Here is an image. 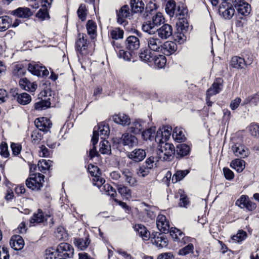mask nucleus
I'll list each match as a JSON object with an SVG mask.
<instances>
[{
  "label": "nucleus",
  "mask_w": 259,
  "mask_h": 259,
  "mask_svg": "<svg viewBox=\"0 0 259 259\" xmlns=\"http://www.w3.org/2000/svg\"><path fill=\"white\" fill-rule=\"evenodd\" d=\"M165 11L170 17H172L175 15L177 16H181L184 13L180 11V7H176V2L172 0H169L166 3Z\"/></svg>",
  "instance_id": "12"
},
{
  "label": "nucleus",
  "mask_w": 259,
  "mask_h": 259,
  "mask_svg": "<svg viewBox=\"0 0 259 259\" xmlns=\"http://www.w3.org/2000/svg\"><path fill=\"white\" fill-rule=\"evenodd\" d=\"M155 65L158 68H162L164 67L166 63L165 57L162 55L154 56L153 61Z\"/></svg>",
  "instance_id": "40"
},
{
  "label": "nucleus",
  "mask_w": 259,
  "mask_h": 259,
  "mask_svg": "<svg viewBox=\"0 0 259 259\" xmlns=\"http://www.w3.org/2000/svg\"><path fill=\"white\" fill-rule=\"evenodd\" d=\"M131 16V12L128 6L124 5L120 8L118 11H117V22L120 25L125 26L127 22L126 19Z\"/></svg>",
  "instance_id": "5"
},
{
  "label": "nucleus",
  "mask_w": 259,
  "mask_h": 259,
  "mask_svg": "<svg viewBox=\"0 0 259 259\" xmlns=\"http://www.w3.org/2000/svg\"><path fill=\"white\" fill-rule=\"evenodd\" d=\"M128 131L134 134H139L144 128V122L140 120H135L128 124Z\"/></svg>",
  "instance_id": "19"
},
{
  "label": "nucleus",
  "mask_w": 259,
  "mask_h": 259,
  "mask_svg": "<svg viewBox=\"0 0 259 259\" xmlns=\"http://www.w3.org/2000/svg\"><path fill=\"white\" fill-rule=\"evenodd\" d=\"M125 46L128 50L134 51L138 50L140 47V40L135 36H130L125 40Z\"/></svg>",
  "instance_id": "20"
},
{
  "label": "nucleus",
  "mask_w": 259,
  "mask_h": 259,
  "mask_svg": "<svg viewBox=\"0 0 259 259\" xmlns=\"http://www.w3.org/2000/svg\"><path fill=\"white\" fill-rule=\"evenodd\" d=\"M52 161L46 160H39L37 164L38 169L41 172H44L46 170L50 168Z\"/></svg>",
  "instance_id": "52"
},
{
  "label": "nucleus",
  "mask_w": 259,
  "mask_h": 259,
  "mask_svg": "<svg viewBox=\"0 0 259 259\" xmlns=\"http://www.w3.org/2000/svg\"><path fill=\"white\" fill-rule=\"evenodd\" d=\"M176 26L177 31L187 32L189 25L186 18L179 17V20L176 23Z\"/></svg>",
  "instance_id": "43"
},
{
  "label": "nucleus",
  "mask_w": 259,
  "mask_h": 259,
  "mask_svg": "<svg viewBox=\"0 0 259 259\" xmlns=\"http://www.w3.org/2000/svg\"><path fill=\"white\" fill-rule=\"evenodd\" d=\"M189 171L186 170L177 171L172 176L171 181L173 183H176L182 180L188 174Z\"/></svg>",
  "instance_id": "51"
},
{
  "label": "nucleus",
  "mask_w": 259,
  "mask_h": 259,
  "mask_svg": "<svg viewBox=\"0 0 259 259\" xmlns=\"http://www.w3.org/2000/svg\"><path fill=\"white\" fill-rule=\"evenodd\" d=\"M156 32L161 39H165L172 35V28L171 25L165 24L159 28H158Z\"/></svg>",
  "instance_id": "14"
},
{
  "label": "nucleus",
  "mask_w": 259,
  "mask_h": 259,
  "mask_svg": "<svg viewBox=\"0 0 259 259\" xmlns=\"http://www.w3.org/2000/svg\"><path fill=\"white\" fill-rule=\"evenodd\" d=\"M10 244L12 248L16 250L22 249L24 246V241L20 236H14L10 241Z\"/></svg>",
  "instance_id": "23"
},
{
  "label": "nucleus",
  "mask_w": 259,
  "mask_h": 259,
  "mask_svg": "<svg viewBox=\"0 0 259 259\" xmlns=\"http://www.w3.org/2000/svg\"><path fill=\"white\" fill-rule=\"evenodd\" d=\"M164 18L163 15L160 13H157L156 15L153 16L151 19V20L153 21V23L158 27L164 22Z\"/></svg>",
  "instance_id": "61"
},
{
  "label": "nucleus",
  "mask_w": 259,
  "mask_h": 259,
  "mask_svg": "<svg viewBox=\"0 0 259 259\" xmlns=\"http://www.w3.org/2000/svg\"><path fill=\"white\" fill-rule=\"evenodd\" d=\"M123 34V30L118 27L114 28L109 31V36L112 39L116 40L122 38Z\"/></svg>",
  "instance_id": "39"
},
{
  "label": "nucleus",
  "mask_w": 259,
  "mask_h": 259,
  "mask_svg": "<svg viewBox=\"0 0 259 259\" xmlns=\"http://www.w3.org/2000/svg\"><path fill=\"white\" fill-rule=\"evenodd\" d=\"M130 5L132 12H142L144 8V4L142 0H131Z\"/></svg>",
  "instance_id": "31"
},
{
  "label": "nucleus",
  "mask_w": 259,
  "mask_h": 259,
  "mask_svg": "<svg viewBox=\"0 0 259 259\" xmlns=\"http://www.w3.org/2000/svg\"><path fill=\"white\" fill-rule=\"evenodd\" d=\"M169 233L172 238L176 240H180L183 236V232L176 228H171L169 230Z\"/></svg>",
  "instance_id": "58"
},
{
  "label": "nucleus",
  "mask_w": 259,
  "mask_h": 259,
  "mask_svg": "<svg viewBox=\"0 0 259 259\" xmlns=\"http://www.w3.org/2000/svg\"><path fill=\"white\" fill-rule=\"evenodd\" d=\"M98 142V134L97 133L96 130H94L93 131V135L92 138V148L90 149L89 151V157L91 159H92L99 155L96 147V145L97 144Z\"/></svg>",
  "instance_id": "28"
},
{
  "label": "nucleus",
  "mask_w": 259,
  "mask_h": 259,
  "mask_svg": "<svg viewBox=\"0 0 259 259\" xmlns=\"http://www.w3.org/2000/svg\"><path fill=\"white\" fill-rule=\"evenodd\" d=\"M36 127L43 132H47L51 128L52 123L49 119L42 117L37 118L34 121Z\"/></svg>",
  "instance_id": "13"
},
{
  "label": "nucleus",
  "mask_w": 259,
  "mask_h": 259,
  "mask_svg": "<svg viewBox=\"0 0 259 259\" xmlns=\"http://www.w3.org/2000/svg\"><path fill=\"white\" fill-rule=\"evenodd\" d=\"M134 230L136 231L139 235L143 240H148L151 235L147 228L142 224H136L133 227Z\"/></svg>",
  "instance_id": "17"
},
{
  "label": "nucleus",
  "mask_w": 259,
  "mask_h": 259,
  "mask_svg": "<svg viewBox=\"0 0 259 259\" xmlns=\"http://www.w3.org/2000/svg\"><path fill=\"white\" fill-rule=\"evenodd\" d=\"M117 142L118 144H122L123 146L128 148H132L136 146L138 143V139L129 133H124L122 134L120 139H117Z\"/></svg>",
  "instance_id": "3"
},
{
  "label": "nucleus",
  "mask_w": 259,
  "mask_h": 259,
  "mask_svg": "<svg viewBox=\"0 0 259 259\" xmlns=\"http://www.w3.org/2000/svg\"><path fill=\"white\" fill-rule=\"evenodd\" d=\"M171 130L170 127L164 126L158 130L155 137L156 142H166L170 136Z\"/></svg>",
  "instance_id": "11"
},
{
  "label": "nucleus",
  "mask_w": 259,
  "mask_h": 259,
  "mask_svg": "<svg viewBox=\"0 0 259 259\" xmlns=\"http://www.w3.org/2000/svg\"><path fill=\"white\" fill-rule=\"evenodd\" d=\"M156 225L158 230L165 233L169 229V222L166 220L165 216L159 214L157 217Z\"/></svg>",
  "instance_id": "15"
},
{
  "label": "nucleus",
  "mask_w": 259,
  "mask_h": 259,
  "mask_svg": "<svg viewBox=\"0 0 259 259\" xmlns=\"http://www.w3.org/2000/svg\"><path fill=\"white\" fill-rule=\"evenodd\" d=\"M51 217V214H46L44 215L42 211L39 209L37 212L34 213L33 216L30 219L31 224H38L47 221L48 219Z\"/></svg>",
  "instance_id": "18"
},
{
  "label": "nucleus",
  "mask_w": 259,
  "mask_h": 259,
  "mask_svg": "<svg viewBox=\"0 0 259 259\" xmlns=\"http://www.w3.org/2000/svg\"><path fill=\"white\" fill-rule=\"evenodd\" d=\"M150 169L146 165H142L139 168L137 174L139 177H145L149 174Z\"/></svg>",
  "instance_id": "63"
},
{
  "label": "nucleus",
  "mask_w": 259,
  "mask_h": 259,
  "mask_svg": "<svg viewBox=\"0 0 259 259\" xmlns=\"http://www.w3.org/2000/svg\"><path fill=\"white\" fill-rule=\"evenodd\" d=\"M250 104L251 106H257L259 104V92L252 96L246 98L243 101L242 105Z\"/></svg>",
  "instance_id": "45"
},
{
  "label": "nucleus",
  "mask_w": 259,
  "mask_h": 259,
  "mask_svg": "<svg viewBox=\"0 0 259 259\" xmlns=\"http://www.w3.org/2000/svg\"><path fill=\"white\" fill-rule=\"evenodd\" d=\"M147 44L150 50L154 52L162 51V41L160 38L151 36L147 39Z\"/></svg>",
  "instance_id": "10"
},
{
  "label": "nucleus",
  "mask_w": 259,
  "mask_h": 259,
  "mask_svg": "<svg viewBox=\"0 0 259 259\" xmlns=\"http://www.w3.org/2000/svg\"><path fill=\"white\" fill-rule=\"evenodd\" d=\"M247 236L246 232L241 230L238 233L232 237V240L236 242H240L245 239Z\"/></svg>",
  "instance_id": "55"
},
{
  "label": "nucleus",
  "mask_w": 259,
  "mask_h": 259,
  "mask_svg": "<svg viewBox=\"0 0 259 259\" xmlns=\"http://www.w3.org/2000/svg\"><path fill=\"white\" fill-rule=\"evenodd\" d=\"M233 153L237 157L244 158L248 155V151L245 149L244 146L239 144H235L231 148Z\"/></svg>",
  "instance_id": "21"
},
{
  "label": "nucleus",
  "mask_w": 259,
  "mask_h": 259,
  "mask_svg": "<svg viewBox=\"0 0 259 259\" xmlns=\"http://www.w3.org/2000/svg\"><path fill=\"white\" fill-rule=\"evenodd\" d=\"M145 151L141 149H136L127 154V157L135 162L143 160L146 156Z\"/></svg>",
  "instance_id": "16"
},
{
  "label": "nucleus",
  "mask_w": 259,
  "mask_h": 259,
  "mask_svg": "<svg viewBox=\"0 0 259 259\" xmlns=\"http://www.w3.org/2000/svg\"><path fill=\"white\" fill-rule=\"evenodd\" d=\"M31 141L34 144H38L42 139V136L38 130H34L31 135Z\"/></svg>",
  "instance_id": "56"
},
{
  "label": "nucleus",
  "mask_w": 259,
  "mask_h": 259,
  "mask_svg": "<svg viewBox=\"0 0 259 259\" xmlns=\"http://www.w3.org/2000/svg\"><path fill=\"white\" fill-rule=\"evenodd\" d=\"M51 105L50 99H41L36 102L34 104V108L37 110H41L47 109Z\"/></svg>",
  "instance_id": "44"
},
{
  "label": "nucleus",
  "mask_w": 259,
  "mask_h": 259,
  "mask_svg": "<svg viewBox=\"0 0 259 259\" xmlns=\"http://www.w3.org/2000/svg\"><path fill=\"white\" fill-rule=\"evenodd\" d=\"M223 80L220 78H217L212 83L210 88L215 89V91H213L212 94H217L222 90L223 88Z\"/></svg>",
  "instance_id": "54"
},
{
  "label": "nucleus",
  "mask_w": 259,
  "mask_h": 259,
  "mask_svg": "<svg viewBox=\"0 0 259 259\" xmlns=\"http://www.w3.org/2000/svg\"><path fill=\"white\" fill-rule=\"evenodd\" d=\"M158 26L156 24L153 23L151 20H148L146 22H144L142 26V30L149 34H155L158 28Z\"/></svg>",
  "instance_id": "25"
},
{
  "label": "nucleus",
  "mask_w": 259,
  "mask_h": 259,
  "mask_svg": "<svg viewBox=\"0 0 259 259\" xmlns=\"http://www.w3.org/2000/svg\"><path fill=\"white\" fill-rule=\"evenodd\" d=\"M88 33L91 38L94 39L96 36L97 25L93 20H89L86 24Z\"/></svg>",
  "instance_id": "34"
},
{
  "label": "nucleus",
  "mask_w": 259,
  "mask_h": 259,
  "mask_svg": "<svg viewBox=\"0 0 259 259\" xmlns=\"http://www.w3.org/2000/svg\"><path fill=\"white\" fill-rule=\"evenodd\" d=\"M250 135L255 138H259V125L256 123H251L248 127Z\"/></svg>",
  "instance_id": "53"
},
{
  "label": "nucleus",
  "mask_w": 259,
  "mask_h": 259,
  "mask_svg": "<svg viewBox=\"0 0 259 259\" xmlns=\"http://www.w3.org/2000/svg\"><path fill=\"white\" fill-rule=\"evenodd\" d=\"M150 51L147 49L142 50L139 55L140 59L145 62H152L153 60L154 54Z\"/></svg>",
  "instance_id": "42"
},
{
  "label": "nucleus",
  "mask_w": 259,
  "mask_h": 259,
  "mask_svg": "<svg viewBox=\"0 0 259 259\" xmlns=\"http://www.w3.org/2000/svg\"><path fill=\"white\" fill-rule=\"evenodd\" d=\"M75 245L80 250H84L90 243V240L88 235L84 238H76L74 240Z\"/></svg>",
  "instance_id": "30"
},
{
  "label": "nucleus",
  "mask_w": 259,
  "mask_h": 259,
  "mask_svg": "<svg viewBox=\"0 0 259 259\" xmlns=\"http://www.w3.org/2000/svg\"><path fill=\"white\" fill-rule=\"evenodd\" d=\"M14 15L21 18H28L32 15V13L28 8H19L13 11Z\"/></svg>",
  "instance_id": "33"
},
{
  "label": "nucleus",
  "mask_w": 259,
  "mask_h": 259,
  "mask_svg": "<svg viewBox=\"0 0 259 259\" xmlns=\"http://www.w3.org/2000/svg\"><path fill=\"white\" fill-rule=\"evenodd\" d=\"M85 37L86 35L85 34H79L78 38L75 44L76 51L82 55L88 54V45Z\"/></svg>",
  "instance_id": "8"
},
{
  "label": "nucleus",
  "mask_w": 259,
  "mask_h": 259,
  "mask_svg": "<svg viewBox=\"0 0 259 259\" xmlns=\"http://www.w3.org/2000/svg\"><path fill=\"white\" fill-rule=\"evenodd\" d=\"M177 49L176 44L173 41H167L162 42V51L166 55H170L174 53Z\"/></svg>",
  "instance_id": "24"
},
{
  "label": "nucleus",
  "mask_w": 259,
  "mask_h": 259,
  "mask_svg": "<svg viewBox=\"0 0 259 259\" xmlns=\"http://www.w3.org/2000/svg\"><path fill=\"white\" fill-rule=\"evenodd\" d=\"M118 193L122 196L128 197L131 196V190L128 187L121 184H116L115 185Z\"/></svg>",
  "instance_id": "49"
},
{
  "label": "nucleus",
  "mask_w": 259,
  "mask_h": 259,
  "mask_svg": "<svg viewBox=\"0 0 259 259\" xmlns=\"http://www.w3.org/2000/svg\"><path fill=\"white\" fill-rule=\"evenodd\" d=\"M19 83L22 89L31 92H34L37 87L36 83L30 82L26 78L20 79Z\"/></svg>",
  "instance_id": "22"
},
{
  "label": "nucleus",
  "mask_w": 259,
  "mask_h": 259,
  "mask_svg": "<svg viewBox=\"0 0 259 259\" xmlns=\"http://www.w3.org/2000/svg\"><path fill=\"white\" fill-rule=\"evenodd\" d=\"M11 25V20L8 16L0 17V31H5Z\"/></svg>",
  "instance_id": "47"
},
{
  "label": "nucleus",
  "mask_w": 259,
  "mask_h": 259,
  "mask_svg": "<svg viewBox=\"0 0 259 259\" xmlns=\"http://www.w3.org/2000/svg\"><path fill=\"white\" fill-rule=\"evenodd\" d=\"M13 96L14 97L16 98L17 102L22 105H27L31 101V96L26 93L21 94L16 93V95H14Z\"/></svg>",
  "instance_id": "32"
},
{
  "label": "nucleus",
  "mask_w": 259,
  "mask_h": 259,
  "mask_svg": "<svg viewBox=\"0 0 259 259\" xmlns=\"http://www.w3.org/2000/svg\"><path fill=\"white\" fill-rule=\"evenodd\" d=\"M152 243L158 248H163L167 245L168 241L165 236L159 232L153 233L150 237Z\"/></svg>",
  "instance_id": "7"
},
{
  "label": "nucleus",
  "mask_w": 259,
  "mask_h": 259,
  "mask_svg": "<svg viewBox=\"0 0 259 259\" xmlns=\"http://www.w3.org/2000/svg\"><path fill=\"white\" fill-rule=\"evenodd\" d=\"M236 204L240 208H245L249 211L253 210L256 207L255 203L251 201L247 196L244 195H242L236 201Z\"/></svg>",
  "instance_id": "9"
},
{
  "label": "nucleus",
  "mask_w": 259,
  "mask_h": 259,
  "mask_svg": "<svg viewBox=\"0 0 259 259\" xmlns=\"http://www.w3.org/2000/svg\"><path fill=\"white\" fill-rule=\"evenodd\" d=\"M100 191L105 192L107 195L114 197L116 195V191L109 184H105L103 187H101Z\"/></svg>",
  "instance_id": "48"
},
{
  "label": "nucleus",
  "mask_w": 259,
  "mask_h": 259,
  "mask_svg": "<svg viewBox=\"0 0 259 259\" xmlns=\"http://www.w3.org/2000/svg\"><path fill=\"white\" fill-rule=\"evenodd\" d=\"M245 59L240 57L234 56L231 61V65L233 68L241 69L244 65Z\"/></svg>",
  "instance_id": "41"
},
{
  "label": "nucleus",
  "mask_w": 259,
  "mask_h": 259,
  "mask_svg": "<svg viewBox=\"0 0 259 259\" xmlns=\"http://www.w3.org/2000/svg\"><path fill=\"white\" fill-rule=\"evenodd\" d=\"M45 176L40 173L30 174L29 177L26 180L27 187L34 191L40 190L44 183Z\"/></svg>",
  "instance_id": "2"
},
{
  "label": "nucleus",
  "mask_w": 259,
  "mask_h": 259,
  "mask_svg": "<svg viewBox=\"0 0 259 259\" xmlns=\"http://www.w3.org/2000/svg\"><path fill=\"white\" fill-rule=\"evenodd\" d=\"M93 181L94 185L97 186L100 189L105 184V180L101 177L100 175L94 177Z\"/></svg>",
  "instance_id": "64"
},
{
  "label": "nucleus",
  "mask_w": 259,
  "mask_h": 259,
  "mask_svg": "<svg viewBox=\"0 0 259 259\" xmlns=\"http://www.w3.org/2000/svg\"><path fill=\"white\" fill-rule=\"evenodd\" d=\"M155 128H150L142 133V137L145 140H152L155 136Z\"/></svg>",
  "instance_id": "57"
},
{
  "label": "nucleus",
  "mask_w": 259,
  "mask_h": 259,
  "mask_svg": "<svg viewBox=\"0 0 259 259\" xmlns=\"http://www.w3.org/2000/svg\"><path fill=\"white\" fill-rule=\"evenodd\" d=\"M172 137L175 141L180 143L184 142L186 140V137L182 130L177 127L174 128Z\"/></svg>",
  "instance_id": "35"
},
{
  "label": "nucleus",
  "mask_w": 259,
  "mask_h": 259,
  "mask_svg": "<svg viewBox=\"0 0 259 259\" xmlns=\"http://www.w3.org/2000/svg\"><path fill=\"white\" fill-rule=\"evenodd\" d=\"M28 70L32 74L37 76H47L49 73L45 66H40L34 62L28 64Z\"/></svg>",
  "instance_id": "6"
},
{
  "label": "nucleus",
  "mask_w": 259,
  "mask_h": 259,
  "mask_svg": "<svg viewBox=\"0 0 259 259\" xmlns=\"http://www.w3.org/2000/svg\"><path fill=\"white\" fill-rule=\"evenodd\" d=\"M94 130H96L98 134L100 133L101 136H103L105 137L108 136L110 133L109 125L103 123H100L97 127L94 128Z\"/></svg>",
  "instance_id": "38"
},
{
  "label": "nucleus",
  "mask_w": 259,
  "mask_h": 259,
  "mask_svg": "<svg viewBox=\"0 0 259 259\" xmlns=\"http://www.w3.org/2000/svg\"><path fill=\"white\" fill-rule=\"evenodd\" d=\"M0 154L5 158H8L10 155L8 145L5 142H2L0 145Z\"/></svg>",
  "instance_id": "60"
},
{
  "label": "nucleus",
  "mask_w": 259,
  "mask_h": 259,
  "mask_svg": "<svg viewBox=\"0 0 259 259\" xmlns=\"http://www.w3.org/2000/svg\"><path fill=\"white\" fill-rule=\"evenodd\" d=\"M235 8L239 14L242 16H247L251 11L250 6L245 2H240L235 5Z\"/></svg>",
  "instance_id": "27"
},
{
  "label": "nucleus",
  "mask_w": 259,
  "mask_h": 259,
  "mask_svg": "<svg viewBox=\"0 0 259 259\" xmlns=\"http://www.w3.org/2000/svg\"><path fill=\"white\" fill-rule=\"evenodd\" d=\"M245 161L239 159H236L231 162V167L238 172H240L245 168Z\"/></svg>",
  "instance_id": "37"
},
{
  "label": "nucleus",
  "mask_w": 259,
  "mask_h": 259,
  "mask_svg": "<svg viewBox=\"0 0 259 259\" xmlns=\"http://www.w3.org/2000/svg\"><path fill=\"white\" fill-rule=\"evenodd\" d=\"M157 157L162 161H170L175 153V148L173 144L164 142H157Z\"/></svg>",
  "instance_id": "1"
},
{
  "label": "nucleus",
  "mask_w": 259,
  "mask_h": 259,
  "mask_svg": "<svg viewBox=\"0 0 259 259\" xmlns=\"http://www.w3.org/2000/svg\"><path fill=\"white\" fill-rule=\"evenodd\" d=\"M113 120L122 125H128L130 123V118L124 113H119L113 116Z\"/></svg>",
  "instance_id": "29"
},
{
  "label": "nucleus",
  "mask_w": 259,
  "mask_h": 259,
  "mask_svg": "<svg viewBox=\"0 0 259 259\" xmlns=\"http://www.w3.org/2000/svg\"><path fill=\"white\" fill-rule=\"evenodd\" d=\"M100 152L103 154H110L111 152V146L109 142L103 140L100 144Z\"/></svg>",
  "instance_id": "46"
},
{
  "label": "nucleus",
  "mask_w": 259,
  "mask_h": 259,
  "mask_svg": "<svg viewBox=\"0 0 259 259\" xmlns=\"http://www.w3.org/2000/svg\"><path fill=\"white\" fill-rule=\"evenodd\" d=\"M186 33V32L177 30V32L175 34V41H177L179 44H183L187 39Z\"/></svg>",
  "instance_id": "59"
},
{
  "label": "nucleus",
  "mask_w": 259,
  "mask_h": 259,
  "mask_svg": "<svg viewBox=\"0 0 259 259\" xmlns=\"http://www.w3.org/2000/svg\"><path fill=\"white\" fill-rule=\"evenodd\" d=\"M56 250L58 256L61 257L70 258L74 254V249L72 246L67 243H61L57 247Z\"/></svg>",
  "instance_id": "4"
},
{
  "label": "nucleus",
  "mask_w": 259,
  "mask_h": 259,
  "mask_svg": "<svg viewBox=\"0 0 259 259\" xmlns=\"http://www.w3.org/2000/svg\"><path fill=\"white\" fill-rule=\"evenodd\" d=\"M122 174L125 182L131 186H135L137 185V180L134 177V174L128 168H124L122 170Z\"/></svg>",
  "instance_id": "26"
},
{
  "label": "nucleus",
  "mask_w": 259,
  "mask_h": 259,
  "mask_svg": "<svg viewBox=\"0 0 259 259\" xmlns=\"http://www.w3.org/2000/svg\"><path fill=\"white\" fill-rule=\"evenodd\" d=\"M88 10L84 4H80L77 11V14L78 18L82 21H84L86 19Z\"/></svg>",
  "instance_id": "50"
},
{
  "label": "nucleus",
  "mask_w": 259,
  "mask_h": 259,
  "mask_svg": "<svg viewBox=\"0 0 259 259\" xmlns=\"http://www.w3.org/2000/svg\"><path fill=\"white\" fill-rule=\"evenodd\" d=\"M10 147L14 156H18L22 150V146L19 143H11Z\"/></svg>",
  "instance_id": "62"
},
{
  "label": "nucleus",
  "mask_w": 259,
  "mask_h": 259,
  "mask_svg": "<svg viewBox=\"0 0 259 259\" xmlns=\"http://www.w3.org/2000/svg\"><path fill=\"white\" fill-rule=\"evenodd\" d=\"M190 151V147L185 144H181L177 146L176 154L180 157L187 155Z\"/></svg>",
  "instance_id": "36"
}]
</instances>
